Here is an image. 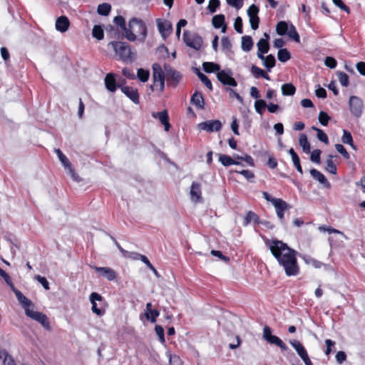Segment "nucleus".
Wrapping results in <instances>:
<instances>
[{
  "label": "nucleus",
  "instance_id": "obj_38",
  "mask_svg": "<svg viewBox=\"0 0 365 365\" xmlns=\"http://www.w3.org/2000/svg\"><path fill=\"white\" fill-rule=\"evenodd\" d=\"M289 24H288L286 21H279L276 26V31L278 35L284 36L288 33Z\"/></svg>",
  "mask_w": 365,
  "mask_h": 365
},
{
  "label": "nucleus",
  "instance_id": "obj_58",
  "mask_svg": "<svg viewBox=\"0 0 365 365\" xmlns=\"http://www.w3.org/2000/svg\"><path fill=\"white\" fill-rule=\"evenodd\" d=\"M34 279L37 280L45 289L48 290L50 289L49 283L46 277L37 274L35 276Z\"/></svg>",
  "mask_w": 365,
  "mask_h": 365
},
{
  "label": "nucleus",
  "instance_id": "obj_42",
  "mask_svg": "<svg viewBox=\"0 0 365 365\" xmlns=\"http://www.w3.org/2000/svg\"><path fill=\"white\" fill-rule=\"evenodd\" d=\"M55 152L57 154V155L59 158V160L61 162V163L64 166V168L66 169H67V168H70L71 163H70L68 159L66 158V156L62 153V151L58 148H56Z\"/></svg>",
  "mask_w": 365,
  "mask_h": 365
},
{
  "label": "nucleus",
  "instance_id": "obj_54",
  "mask_svg": "<svg viewBox=\"0 0 365 365\" xmlns=\"http://www.w3.org/2000/svg\"><path fill=\"white\" fill-rule=\"evenodd\" d=\"M155 331L159 338V341L162 344H164L165 342V339L164 329L163 328V327L160 325H156L155 327Z\"/></svg>",
  "mask_w": 365,
  "mask_h": 365
},
{
  "label": "nucleus",
  "instance_id": "obj_61",
  "mask_svg": "<svg viewBox=\"0 0 365 365\" xmlns=\"http://www.w3.org/2000/svg\"><path fill=\"white\" fill-rule=\"evenodd\" d=\"M335 148L336 150L340 153L342 155V156L345 158V159H349L350 158V155L349 153L346 151V150L345 149V148L344 147L343 145L341 144H336L335 145Z\"/></svg>",
  "mask_w": 365,
  "mask_h": 365
},
{
  "label": "nucleus",
  "instance_id": "obj_19",
  "mask_svg": "<svg viewBox=\"0 0 365 365\" xmlns=\"http://www.w3.org/2000/svg\"><path fill=\"white\" fill-rule=\"evenodd\" d=\"M310 174L312 177L323 185L325 187L329 188L331 187L330 182L326 178V177L317 169L312 168L310 170Z\"/></svg>",
  "mask_w": 365,
  "mask_h": 365
},
{
  "label": "nucleus",
  "instance_id": "obj_59",
  "mask_svg": "<svg viewBox=\"0 0 365 365\" xmlns=\"http://www.w3.org/2000/svg\"><path fill=\"white\" fill-rule=\"evenodd\" d=\"M225 91L229 93L230 97H235L240 103H243L242 97L234 89L225 88Z\"/></svg>",
  "mask_w": 365,
  "mask_h": 365
},
{
  "label": "nucleus",
  "instance_id": "obj_29",
  "mask_svg": "<svg viewBox=\"0 0 365 365\" xmlns=\"http://www.w3.org/2000/svg\"><path fill=\"white\" fill-rule=\"evenodd\" d=\"M0 359L4 365H16L14 358L5 349H0Z\"/></svg>",
  "mask_w": 365,
  "mask_h": 365
},
{
  "label": "nucleus",
  "instance_id": "obj_51",
  "mask_svg": "<svg viewBox=\"0 0 365 365\" xmlns=\"http://www.w3.org/2000/svg\"><path fill=\"white\" fill-rule=\"evenodd\" d=\"M303 259H304L307 264H311L315 268H321L324 265V263H322V262H319L310 257H304Z\"/></svg>",
  "mask_w": 365,
  "mask_h": 365
},
{
  "label": "nucleus",
  "instance_id": "obj_64",
  "mask_svg": "<svg viewBox=\"0 0 365 365\" xmlns=\"http://www.w3.org/2000/svg\"><path fill=\"white\" fill-rule=\"evenodd\" d=\"M221 45L224 50L230 51L232 48V43L227 36H223L221 39Z\"/></svg>",
  "mask_w": 365,
  "mask_h": 365
},
{
  "label": "nucleus",
  "instance_id": "obj_12",
  "mask_svg": "<svg viewBox=\"0 0 365 365\" xmlns=\"http://www.w3.org/2000/svg\"><path fill=\"white\" fill-rule=\"evenodd\" d=\"M121 91L134 103L139 104V94L136 88L130 86H120Z\"/></svg>",
  "mask_w": 365,
  "mask_h": 365
},
{
  "label": "nucleus",
  "instance_id": "obj_4",
  "mask_svg": "<svg viewBox=\"0 0 365 365\" xmlns=\"http://www.w3.org/2000/svg\"><path fill=\"white\" fill-rule=\"evenodd\" d=\"M130 28L133 29L134 32L140 36V39L144 41L147 36V26L140 19L132 18L128 23Z\"/></svg>",
  "mask_w": 365,
  "mask_h": 365
},
{
  "label": "nucleus",
  "instance_id": "obj_57",
  "mask_svg": "<svg viewBox=\"0 0 365 365\" xmlns=\"http://www.w3.org/2000/svg\"><path fill=\"white\" fill-rule=\"evenodd\" d=\"M250 23L252 29L257 30L259 27V18L258 16V14L255 16L250 15Z\"/></svg>",
  "mask_w": 365,
  "mask_h": 365
},
{
  "label": "nucleus",
  "instance_id": "obj_2",
  "mask_svg": "<svg viewBox=\"0 0 365 365\" xmlns=\"http://www.w3.org/2000/svg\"><path fill=\"white\" fill-rule=\"evenodd\" d=\"M110 45L112 46L115 52L118 55L123 61H132L135 53L131 51L130 46L126 42L111 41Z\"/></svg>",
  "mask_w": 365,
  "mask_h": 365
},
{
  "label": "nucleus",
  "instance_id": "obj_6",
  "mask_svg": "<svg viewBox=\"0 0 365 365\" xmlns=\"http://www.w3.org/2000/svg\"><path fill=\"white\" fill-rule=\"evenodd\" d=\"M167 81L173 87H176L182 78L180 72L173 68L171 66L165 64L164 66Z\"/></svg>",
  "mask_w": 365,
  "mask_h": 365
},
{
  "label": "nucleus",
  "instance_id": "obj_31",
  "mask_svg": "<svg viewBox=\"0 0 365 365\" xmlns=\"http://www.w3.org/2000/svg\"><path fill=\"white\" fill-rule=\"evenodd\" d=\"M288 152L292 157V160L294 166L296 168V169L297 170L298 172H299L301 174H302L303 173L302 168L301 166L300 160H299L298 155L297 154V153L294 151V150L293 148H290Z\"/></svg>",
  "mask_w": 365,
  "mask_h": 365
},
{
  "label": "nucleus",
  "instance_id": "obj_46",
  "mask_svg": "<svg viewBox=\"0 0 365 365\" xmlns=\"http://www.w3.org/2000/svg\"><path fill=\"white\" fill-rule=\"evenodd\" d=\"M336 73L341 85L344 87L348 86L349 83V76L346 73L339 71H336Z\"/></svg>",
  "mask_w": 365,
  "mask_h": 365
},
{
  "label": "nucleus",
  "instance_id": "obj_49",
  "mask_svg": "<svg viewBox=\"0 0 365 365\" xmlns=\"http://www.w3.org/2000/svg\"><path fill=\"white\" fill-rule=\"evenodd\" d=\"M18 301L24 309L25 313H26V309H30V307L33 306L32 302L24 295H23L21 298H19Z\"/></svg>",
  "mask_w": 365,
  "mask_h": 365
},
{
  "label": "nucleus",
  "instance_id": "obj_48",
  "mask_svg": "<svg viewBox=\"0 0 365 365\" xmlns=\"http://www.w3.org/2000/svg\"><path fill=\"white\" fill-rule=\"evenodd\" d=\"M150 76V73L148 70H145L143 68L138 69L137 77L142 82L148 81Z\"/></svg>",
  "mask_w": 365,
  "mask_h": 365
},
{
  "label": "nucleus",
  "instance_id": "obj_35",
  "mask_svg": "<svg viewBox=\"0 0 365 365\" xmlns=\"http://www.w3.org/2000/svg\"><path fill=\"white\" fill-rule=\"evenodd\" d=\"M276 59L274 56L269 54L266 56L265 60L262 62V65L270 72L271 69L275 66Z\"/></svg>",
  "mask_w": 365,
  "mask_h": 365
},
{
  "label": "nucleus",
  "instance_id": "obj_16",
  "mask_svg": "<svg viewBox=\"0 0 365 365\" xmlns=\"http://www.w3.org/2000/svg\"><path fill=\"white\" fill-rule=\"evenodd\" d=\"M152 116L154 118H158L160 123L165 126V130L168 131L170 128L169 123V116L167 110H163L160 112L153 113Z\"/></svg>",
  "mask_w": 365,
  "mask_h": 365
},
{
  "label": "nucleus",
  "instance_id": "obj_39",
  "mask_svg": "<svg viewBox=\"0 0 365 365\" xmlns=\"http://www.w3.org/2000/svg\"><path fill=\"white\" fill-rule=\"evenodd\" d=\"M288 33L286 34L289 38L293 39L295 42L299 43L300 42V37L299 34L297 33L296 28L292 24H289Z\"/></svg>",
  "mask_w": 365,
  "mask_h": 365
},
{
  "label": "nucleus",
  "instance_id": "obj_45",
  "mask_svg": "<svg viewBox=\"0 0 365 365\" xmlns=\"http://www.w3.org/2000/svg\"><path fill=\"white\" fill-rule=\"evenodd\" d=\"M267 103L264 100L259 99L255 102V108L257 113L262 115L266 108Z\"/></svg>",
  "mask_w": 365,
  "mask_h": 365
},
{
  "label": "nucleus",
  "instance_id": "obj_9",
  "mask_svg": "<svg viewBox=\"0 0 365 365\" xmlns=\"http://www.w3.org/2000/svg\"><path fill=\"white\" fill-rule=\"evenodd\" d=\"M349 106L351 113L356 118L361 116L363 110V101L358 96H352L349 98Z\"/></svg>",
  "mask_w": 365,
  "mask_h": 365
},
{
  "label": "nucleus",
  "instance_id": "obj_24",
  "mask_svg": "<svg viewBox=\"0 0 365 365\" xmlns=\"http://www.w3.org/2000/svg\"><path fill=\"white\" fill-rule=\"evenodd\" d=\"M260 218L259 217L252 211H248L246 216L244 218L243 225L247 226L251 222H254L257 225H259Z\"/></svg>",
  "mask_w": 365,
  "mask_h": 365
},
{
  "label": "nucleus",
  "instance_id": "obj_62",
  "mask_svg": "<svg viewBox=\"0 0 365 365\" xmlns=\"http://www.w3.org/2000/svg\"><path fill=\"white\" fill-rule=\"evenodd\" d=\"M234 28L237 33H239V34L243 33L242 19L240 16H237L235 19V21L234 23Z\"/></svg>",
  "mask_w": 365,
  "mask_h": 365
},
{
  "label": "nucleus",
  "instance_id": "obj_37",
  "mask_svg": "<svg viewBox=\"0 0 365 365\" xmlns=\"http://www.w3.org/2000/svg\"><path fill=\"white\" fill-rule=\"evenodd\" d=\"M111 11V6L108 3H103L99 4L97 8V12L101 16H106Z\"/></svg>",
  "mask_w": 365,
  "mask_h": 365
},
{
  "label": "nucleus",
  "instance_id": "obj_11",
  "mask_svg": "<svg viewBox=\"0 0 365 365\" xmlns=\"http://www.w3.org/2000/svg\"><path fill=\"white\" fill-rule=\"evenodd\" d=\"M190 194L192 202H200L202 201L201 185L199 182H192Z\"/></svg>",
  "mask_w": 365,
  "mask_h": 365
},
{
  "label": "nucleus",
  "instance_id": "obj_7",
  "mask_svg": "<svg viewBox=\"0 0 365 365\" xmlns=\"http://www.w3.org/2000/svg\"><path fill=\"white\" fill-rule=\"evenodd\" d=\"M217 78L224 86H230L232 87H236L237 86V82L232 77V72L230 68L220 70L217 72Z\"/></svg>",
  "mask_w": 365,
  "mask_h": 365
},
{
  "label": "nucleus",
  "instance_id": "obj_18",
  "mask_svg": "<svg viewBox=\"0 0 365 365\" xmlns=\"http://www.w3.org/2000/svg\"><path fill=\"white\" fill-rule=\"evenodd\" d=\"M70 26V21L67 16H61L56 21V29L61 33L68 31Z\"/></svg>",
  "mask_w": 365,
  "mask_h": 365
},
{
  "label": "nucleus",
  "instance_id": "obj_40",
  "mask_svg": "<svg viewBox=\"0 0 365 365\" xmlns=\"http://www.w3.org/2000/svg\"><path fill=\"white\" fill-rule=\"evenodd\" d=\"M277 58L279 61L284 63L291 58V54L287 48H280L277 53Z\"/></svg>",
  "mask_w": 365,
  "mask_h": 365
},
{
  "label": "nucleus",
  "instance_id": "obj_14",
  "mask_svg": "<svg viewBox=\"0 0 365 365\" xmlns=\"http://www.w3.org/2000/svg\"><path fill=\"white\" fill-rule=\"evenodd\" d=\"M93 269L101 276L106 278L109 281H113L116 278L115 272L110 267H94Z\"/></svg>",
  "mask_w": 365,
  "mask_h": 365
},
{
  "label": "nucleus",
  "instance_id": "obj_43",
  "mask_svg": "<svg viewBox=\"0 0 365 365\" xmlns=\"http://www.w3.org/2000/svg\"><path fill=\"white\" fill-rule=\"evenodd\" d=\"M124 36L130 41H134L136 39V36L134 34V31L133 29L128 28L126 25L124 26V29H121Z\"/></svg>",
  "mask_w": 365,
  "mask_h": 365
},
{
  "label": "nucleus",
  "instance_id": "obj_53",
  "mask_svg": "<svg viewBox=\"0 0 365 365\" xmlns=\"http://www.w3.org/2000/svg\"><path fill=\"white\" fill-rule=\"evenodd\" d=\"M341 140L344 143L352 145L353 138L350 132L344 130Z\"/></svg>",
  "mask_w": 365,
  "mask_h": 365
},
{
  "label": "nucleus",
  "instance_id": "obj_5",
  "mask_svg": "<svg viewBox=\"0 0 365 365\" xmlns=\"http://www.w3.org/2000/svg\"><path fill=\"white\" fill-rule=\"evenodd\" d=\"M153 85L150 86L152 91L154 90V86H157V83H159L160 86V91H163L165 88V73L162 70L161 66L158 63H154L153 65Z\"/></svg>",
  "mask_w": 365,
  "mask_h": 365
},
{
  "label": "nucleus",
  "instance_id": "obj_23",
  "mask_svg": "<svg viewBox=\"0 0 365 365\" xmlns=\"http://www.w3.org/2000/svg\"><path fill=\"white\" fill-rule=\"evenodd\" d=\"M190 101L198 108L203 109L205 108V100L200 92L195 91L191 96Z\"/></svg>",
  "mask_w": 365,
  "mask_h": 365
},
{
  "label": "nucleus",
  "instance_id": "obj_20",
  "mask_svg": "<svg viewBox=\"0 0 365 365\" xmlns=\"http://www.w3.org/2000/svg\"><path fill=\"white\" fill-rule=\"evenodd\" d=\"M116 75L113 73H108L105 78L106 88L110 92H115L117 89Z\"/></svg>",
  "mask_w": 365,
  "mask_h": 365
},
{
  "label": "nucleus",
  "instance_id": "obj_22",
  "mask_svg": "<svg viewBox=\"0 0 365 365\" xmlns=\"http://www.w3.org/2000/svg\"><path fill=\"white\" fill-rule=\"evenodd\" d=\"M159 314L160 312L158 310L152 309V304L150 302L146 304L145 316L148 320H150L152 323H154L156 322V319Z\"/></svg>",
  "mask_w": 365,
  "mask_h": 365
},
{
  "label": "nucleus",
  "instance_id": "obj_47",
  "mask_svg": "<svg viewBox=\"0 0 365 365\" xmlns=\"http://www.w3.org/2000/svg\"><path fill=\"white\" fill-rule=\"evenodd\" d=\"M92 35L98 40H101L104 37L103 30L100 25H95L93 28Z\"/></svg>",
  "mask_w": 365,
  "mask_h": 365
},
{
  "label": "nucleus",
  "instance_id": "obj_25",
  "mask_svg": "<svg viewBox=\"0 0 365 365\" xmlns=\"http://www.w3.org/2000/svg\"><path fill=\"white\" fill-rule=\"evenodd\" d=\"M289 343L292 345V346L296 350L297 354L301 359H302L303 357L308 354L306 349L304 347V346L301 344L300 341L297 340H291Z\"/></svg>",
  "mask_w": 365,
  "mask_h": 365
},
{
  "label": "nucleus",
  "instance_id": "obj_41",
  "mask_svg": "<svg viewBox=\"0 0 365 365\" xmlns=\"http://www.w3.org/2000/svg\"><path fill=\"white\" fill-rule=\"evenodd\" d=\"M296 88L292 83H284L282 86V93L283 96H293Z\"/></svg>",
  "mask_w": 365,
  "mask_h": 365
},
{
  "label": "nucleus",
  "instance_id": "obj_30",
  "mask_svg": "<svg viewBox=\"0 0 365 365\" xmlns=\"http://www.w3.org/2000/svg\"><path fill=\"white\" fill-rule=\"evenodd\" d=\"M253 47V41L250 36H244L242 37L241 48L243 51L248 52Z\"/></svg>",
  "mask_w": 365,
  "mask_h": 365
},
{
  "label": "nucleus",
  "instance_id": "obj_56",
  "mask_svg": "<svg viewBox=\"0 0 365 365\" xmlns=\"http://www.w3.org/2000/svg\"><path fill=\"white\" fill-rule=\"evenodd\" d=\"M220 2L219 0H210L209 4L207 6V9L210 11L211 14H213L216 11L217 9L220 6Z\"/></svg>",
  "mask_w": 365,
  "mask_h": 365
},
{
  "label": "nucleus",
  "instance_id": "obj_33",
  "mask_svg": "<svg viewBox=\"0 0 365 365\" xmlns=\"http://www.w3.org/2000/svg\"><path fill=\"white\" fill-rule=\"evenodd\" d=\"M267 342L277 345L282 351H287L288 349L287 346L283 342V341L275 335L270 336V338L267 340Z\"/></svg>",
  "mask_w": 365,
  "mask_h": 365
},
{
  "label": "nucleus",
  "instance_id": "obj_26",
  "mask_svg": "<svg viewBox=\"0 0 365 365\" xmlns=\"http://www.w3.org/2000/svg\"><path fill=\"white\" fill-rule=\"evenodd\" d=\"M250 71L255 78H263L268 81L270 80L269 75L264 70L257 66L252 65L251 66Z\"/></svg>",
  "mask_w": 365,
  "mask_h": 365
},
{
  "label": "nucleus",
  "instance_id": "obj_36",
  "mask_svg": "<svg viewBox=\"0 0 365 365\" xmlns=\"http://www.w3.org/2000/svg\"><path fill=\"white\" fill-rule=\"evenodd\" d=\"M332 158L333 156L331 155H329L328 156V159L326 160L325 169L327 172L330 173L331 174L336 175L337 173V168L336 165L332 160Z\"/></svg>",
  "mask_w": 365,
  "mask_h": 365
},
{
  "label": "nucleus",
  "instance_id": "obj_44",
  "mask_svg": "<svg viewBox=\"0 0 365 365\" xmlns=\"http://www.w3.org/2000/svg\"><path fill=\"white\" fill-rule=\"evenodd\" d=\"M258 51L261 52L268 53L269 49V43L267 39L260 38L257 43Z\"/></svg>",
  "mask_w": 365,
  "mask_h": 365
},
{
  "label": "nucleus",
  "instance_id": "obj_52",
  "mask_svg": "<svg viewBox=\"0 0 365 365\" xmlns=\"http://www.w3.org/2000/svg\"><path fill=\"white\" fill-rule=\"evenodd\" d=\"M319 230L321 232H327L329 234L335 233V234H340L341 235H344V233L335 228H333L330 226H327L325 225H321L319 227Z\"/></svg>",
  "mask_w": 365,
  "mask_h": 365
},
{
  "label": "nucleus",
  "instance_id": "obj_32",
  "mask_svg": "<svg viewBox=\"0 0 365 365\" xmlns=\"http://www.w3.org/2000/svg\"><path fill=\"white\" fill-rule=\"evenodd\" d=\"M202 68L206 73H214L219 72L220 71V66L217 63L214 62H204L202 63Z\"/></svg>",
  "mask_w": 365,
  "mask_h": 365
},
{
  "label": "nucleus",
  "instance_id": "obj_13",
  "mask_svg": "<svg viewBox=\"0 0 365 365\" xmlns=\"http://www.w3.org/2000/svg\"><path fill=\"white\" fill-rule=\"evenodd\" d=\"M274 201L275 202L273 205L275 207L277 217L281 220V222L284 224V212L288 208L289 205L285 201H284L282 199H279L278 200Z\"/></svg>",
  "mask_w": 365,
  "mask_h": 365
},
{
  "label": "nucleus",
  "instance_id": "obj_3",
  "mask_svg": "<svg viewBox=\"0 0 365 365\" xmlns=\"http://www.w3.org/2000/svg\"><path fill=\"white\" fill-rule=\"evenodd\" d=\"M183 41L187 46L196 51H199L203 43L202 38L199 34L195 33L192 34L189 31H184Z\"/></svg>",
  "mask_w": 365,
  "mask_h": 365
},
{
  "label": "nucleus",
  "instance_id": "obj_60",
  "mask_svg": "<svg viewBox=\"0 0 365 365\" xmlns=\"http://www.w3.org/2000/svg\"><path fill=\"white\" fill-rule=\"evenodd\" d=\"M322 151L319 149L313 150L311 153L310 160L317 164L320 163V155Z\"/></svg>",
  "mask_w": 365,
  "mask_h": 365
},
{
  "label": "nucleus",
  "instance_id": "obj_27",
  "mask_svg": "<svg viewBox=\"0 0 365 365\" xmlns=\"http://www.w3.org/2000/svg\"><path fill=\"white\" fill-rule=\"evenodd\" d=\"M219 161L225 167L230 166L231 165H242L240 161L235 160L230 156L224 154L220 155Z\"/></svg>",
  "mask_w": 365,
  "mask_h": 365
},
{
  "label": "nucleus",
  "instance_id": "obj_10",
  "mask_svg": "<svg viewBox=\"0 0 365 365\" xmlns=\"http://www.w3.org/2000/svg\"><path fill=\"white\" fill-rule=\"evenodd\" d=\"M198 128L200 130L212 133L220 130L222 128V123L219 120H210L199 123Z\"/></svg>",
  "mask_w": 365,
  "mask_h": 365
},
{
  "label": "nucleus",
  "instance_id": "obj_21",
  "mask_svg": "<svg viewBox=\"0 0 365 365\" xmlns=\"http://www.w3.org/2000/svg\"><path fill=\"white\" fill-rule=\"evenodd\" d=\"M212 24L215 29L222 28V32H226L227 26L225 24V17L223 14L214 16L212 19Z\"/></svg>",
  "mask_w": 365,
  "mask_h": 365
},
{
  "label": "nucleus",
  "instance_id": "obj_63",
  "mask_svg": "<svg viewBox=\"0 0 365 365\" xmlns=\"http://www.w3.org/2000/svg\"><path fill=\"white\" fill-rule=\"evenodd\" d=\"M324 64L330 68H334L337 65V62L333 57L327 56L325 58Z\"/></svg>",
  "mask_w": 365,
  "mask_h": 365
},
{
  "label": "nucleus",
  "instance_id": "obj_15",
  "mask_svg": "<svg viewBox=\"0 0 365 365\" xmlns=\"http://www.w3.org/2000/svg\"><path fill=\"white\" fill-rule=\"evenodd\" d=\"M157 26L159 32L163 38L168 36L173 29L172 24L169 21H162L160 19H157Z\"/></svg>",
  "mask_w": 365,
  "mask_h": 365
},
{
  "label": "nucleus",
  "instance_id": "obj_55",
  "mask_svg": "<svg viewBox=\"0 0 365 365\" xmlns=\"http://www.w3.org/2000/svg\"><path fill=\"white\" fill-rule=\"evenodd\" d=\"M236 173L243 175L250 182H252V180L255 178L254 173L249 170H242L240 171H236Z\"/></svg>",
  "mask_w": 365,
  "mask_h": 365
},
{
  "label": "nucleus",
  "instance_id": "obj_1",
  "mask_svg": "<svg viewBox=\"0 0 365 365\" xmlns=\"http://www.w3.org/2000/svg\"><path fill=\"white\" fill-rule=\"evenodd\" d=\"M265 245L269 248L272 255L277 259L287 277L297 276L300 272L297 256L298 252L287 244L277 239H267Z\"/></svg>",
  "mask_w": 365,
  "mask_h": 365
},
{
  "label": "nucleus",
  "instance_id": "obj_17",
  "mask_svg": "<svg viewBox=\"0 0 365 365\" xmlns=\"http://www.w3.org/2000/svg\"><path fill=\"white\" fill-rule=\"evenodd\" d=\"M89 298H90L91 303L92 304V307H91L92 312L98 316L103 315L104 313V311L98 308L97 304L96 302V301H101L103 299L102 296L101 294H99L98 293L92 292Z\"/></svg>",
  "mask_w": 365,
  "mask_h": 365
},
{
  "label": "nucleus",
  "instance_id": "obj_34",
  "mask_svg": "<svg viewBox=\"0 0 365 365\" xmlns=\"http://www.w3.org/2000/svg\"><path fill=\"white\" fill-rule=\"evenodd\" d=\"M299 143L300 146L302 148L304 152L308 153L310 152V143L308 141L307 136L304 133L300 134Z\"/></svg>",
  "mask_w": 365,
  "mask_h": 365
},
{
  "label": "nucleus",
  "instance_id": "obj_8",
  "mask_svg": "<svg viewBox=\"0 0 365 365\" xmlns=\"http://www.w3.org/2000/svg\"><path fill=\"white\" fill-rule=\"evenodd\" d=\"M26 316L40 323L46 329H50V323L47 316L39 312H35L31 309H26Z\"/></svg>",
  "mask_w": 365,
  "mask_h": 365
},
{
  "label": "nucleus",
  "instance_id": "obj_50",
  "mask_svg": "<svg viewBox=\"0 0 365 365\" xmlns=\"http://www.w3.org/2000/svg\"><path fill=\"white\" fill-rule=\"evenodd\" d=\"M319 123L323 126H327L331 119L330 116L324 111H320L318 117Z\"/></svg>",
  "mask_w": 365,
  "mask_h": 365
},
{
  "label": "nucleus",
  "instance_id": "obj_28",
  "mask_svg": "<svg viewBox=\"0 0 365 365\" xmlns=\"http://www.w3.org/2000/svg\"><path fill=\"white\" fill-rule=\"evenodd\" d=\"M193 71L198 76L202 83L210 91L212 90V85L210 80L207 78L206 75L202 73L199 68H193Z\"/></svg>",
  "mask_w": 365,
  "mask_h": 365
}]
</instances>
